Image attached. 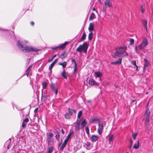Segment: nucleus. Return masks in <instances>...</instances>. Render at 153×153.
Masks as SVG:
<instances>
[{
	"mask_svg": "<svg viewBox=\"0 0 153 153\" xmlns=\"http://www.w3.org/2000/svg\"><path fill=\"white\" fill-rule=\"evenodd\" d=\"M27 42V41L25 40L21 41L18 40L17 41L16 45L19 49L24 53L33 51L37 52L40 51L37 48L26 46L25 44H26Z\"/></svg>",
	"mask_w": 153,
	"mask_h": 153,
	"instance_id": "obj_1",
	"label": "nucleus"
},
{
	"mask_svg": "<svg viewBox=\"0 0 153 153\" xmlns=\"http://www.w3.org/2000/svg\"><path fill=\"white\" fill-rule=\"evenodd\" d=\"M127 50V47L126 45H124L120 47L116 48V51L114 52V57H115L116 56H128L127 53L125 51Z\"/></svg>",
	"mask_w": 153,
	"mask_h": 153,
	"instance_id": "obj_2",
	"label": "nucleus"
},
{
	"mask_svg": "<svg viewBox=\"0 0 153 153\" xmlns=\"http://www.w3.org/2000/svg\"><path fill=\"white\" fill-rule=\"evenodd\" d=\"M148 44L149 42L147 38L145 37L143 38L141 43L138 46H136L135 47V51L136 53L138 54L140 53V51H143Z\"/></svg>",
	"mask_w": 153,
	"mask_h": 153,
	"instance_id": "obj_3",
	"label": "nucleus"
},
{
	"mask_svg": "<svg viewBox=\"0 0 153 153\" xmlns=\"http://www.w3.org/2000/svg\"><path fill=\"white\" fill-rule=\"evenodd\" d=\"M88 47V45L86 42H84L82 45H80L76 49V51L79 53L83 52L85 53H86Z\"/></svg>",
	"mask_w": 153,
	"mask_h": 153,
	"instance_id": "obj_4",
	"label": "nucleus"
},
{
	"mask_svg": "<svg viewBox=\"0 0 153 153\" xmlns=\"http://www.w3.org/2000/svg\"><path fill=\"white\" fill-rule=\"evenodd\" d=\"M68 42H65L63 44H60L58 46H54L52 47L51 48V49L52 50H56L58 48L61 49L62 48H64L65 47V45L68 43Z\"/></svg>",
	"mask_w": 153,
	"mask_h": 153,
	"instance_id": "obj_5",
	"label": "nucleus"
},
{
	"mask_svg": "<svg viewBox=\"0 0 153 153\" xmlns=\"http://www.w3.org/2000/svg\"><path fill=\"white\" fill-rule=\"evenodd\" d=\"M103 129V123L102 122L99 121L98 123V128L97 132L99 135H101Z\"/></svg>",
	"mask_w": 153,
	"mask_h": 153,
	"instance_id": "obj_6",
	"label": "nucleus"
},
{
	"mask_svg": "<svg viewBox=\"0 0 153 153\" xmlns=\"http://www.w3.org/2000/svg\"><path fill=\"white\" fill-rule=\"evenodd\" d=\"M104 4L105 6L111 7L112 6V0H105L104 1Z\"/></svg>",
	"mask_w": 153,
	"mask_h": 153,
	"instance_id": "obj_7",
	"label": "nucleus"
},
{
	"mask_svg": "<svg viewBox=\"0 0 153 153\" xmlns=\"http://www.w3.org/2000/svg\"><path fill=\"white\" fill-rule=\"evenodd\" d=\"M50 87L52 91H54L55 94L57 95L58 90L57 88L55 86V84L51 82L50 85Z\"/></svg>",
	"mask_w": 153,
	"mask_h": 153,
	"instance_id": "obj_8",
	"label": "nucleus"
},
{
	"mask_svg": "<svg viewBox=\"0 0 153 153\" xmlns=\"http://www.w3.org/2000/svg\"><path fill=\"white\" fill-rule=\"evenodd\" d=\"M88 83L91 86H93L94 85L99 86V83L95 82L94 80L92 78H90L89 79Z\"/></svg>",
	"mask_w": 153,
	"mask_h": 153,
	"instance_id": "obj_9",
	"label": "nucleus"
},
{
	"mask_svg": "<svg viewBox=\"0 0 153 153\" xmlns=\"http://www.w3.org/2000/svg\"><path fill=\"white\" fill-rule=\"evenodd\" d=\"M144 64L143 68V71L144 73H145L146 68L150 65V63L149 61L146 59H144Z\"/></svg>",
	"mask_w": 153,
	"mask_h": 153,
	"instance_id": "obj_10",
	"label": "nucleus"
},
{
	"mask_svg": "<svg viewBox=\"0 0 153 153\" xmlns=\"http://www.w3.org/2000/svg\"><path fill=\"white\" fill-rule=\"evenodd\" d=\"M69 140L68 139L66 138L63 143L62 145L61 146L60 148L61 151H63L64 148L66 146L67 143H68Z\"/></svg>",
	"mask_w": 153,
	"mask_h": 153,
	"instance_id": "obj_11",
	"label": "nucleus"
},
{
	"mask_svg": "<svg viewBox=\"0 0 153 153\" xmlns=\"http://www.w3.org/2000/svg\"><path fill=\"white\" fill-rule=\"evenodd\" d=\"M84 146L88 150L91 149L92 146L91 145V143L89 142H86L84 144Z\"/></svg>",
	"mask_w": 153,
	"mask_h": 153,
	"instance_id": "obj_12",
	"label": "nucleus"
},
{
	"mask_svg": "<svg viewBox=\"0 0 153 153\" xmlns=\"http://www.w3.org/2000/svg\"><path fill=\"white\" fill-rule=\"evenodd\" d=\"M11 140L10 138L6 141L4 144V146L5 147H6L7 149H9V146L11 143Z\"/></svg>",
	"mask_w": 153,
	"mask_h": 153,
	"instance_id": "obj_13",
	"label": "nucleus"
},
{
	"mask_svg": "<svg viewBox=\"0 0 153 153\" xmlns=\"http://www.w3.org/2000/svg\"><path fill=\"white\" fill-rule=\"evenodd\" d=\"M143 120L144 121V124L146 126L149 125V117H146L143 119Z\"/></svg>",
	"mask_w": 153,
	"mask_h": 153,
	"instance_id": "obj_14",
	"label": "nucleus"
},
{
	"mask_svg": "<svg viewBox=\"0 0 153 153\" xmlns=\"http://www.w3.org/2000/svg\"><path fill=\"white\" fill-rule=\"evenodd\" d=\"M90 139L92 142H96L98 139V137L97 135H92Z\"/></svg>",
	"mask_w": 153,
	"mask_h": 153,
	"instance_id": "obj_15",
	"label": "nucleus"
},
{
	"mask_svg": "<svg viewBox=\"0 0 153 153\" xmlns=\"http://www.w3.org/2000/svg\"><path fill=\"white\" fill-rule=\"evenodd\" d=\"M122 59L120 58L114 62H111V64H112L118 65L120 64L122 62Z\"/></svg>",
	"mask_w": 153,
	"mask_h": 153,
	"instance_id": "obj_16",
	"label": "nucleus"
},
{
	"mask_svg": "<svg viewBox=\"0 0 153 153\" xmlns=\"http://www.w3.org/2000/svg\"><path fill=\"white\" fill-rule=\"evenodd\" d=\"M46 135L47 140H52V137L53 136V134L51 133H47Z\"/></svg>",
	"mask_w": 153,
	"mask_h": 153,
	"instance_id": "obj_17",
	"label": "nucleus"
},
{
	"mask_svg": "<svg viewBox=\"0 0 153 153\" xmlns=\"http://www.w3.org/2000/svg\"><path fill=\"white\" fill-rule=\"evenodd\" d=\"M61 75L65 79H67L68 74L67 73L65 72L64 69L61 73Z\"/></svg>",
	"mask_w": 153,
	"mask_h": 153,
	"instance_id": "obj_18",
	"label": "nucleus"
},
{
	"mask_svg": "<svg viewBox=\"0 0 153 153\" xmlns=\"http://www.w3.org/2000/svg\"><path fill=\"white\" fill-rule=\"evenodd\" d=\"M68 113L72 116L74 113H75L76 112V111L75 109H72L70 108H68Z\"/></svg>",
	"mask_w": 153,
	"mask_h": 153,
	"instance_id": "obj_19",
	"label": "nucleus"
},
{
	"mask_svg": "<svg viewBox=\"0 0 153 153\" xmlns=\"http://www.w3.org/2000/svg\"><path fill=\"white\" fill-rule=\"evenodd\" d=\"M28 121H29V119L27 118H25V119L23 120V123H22V127H23V128L25 127L26 126V124H27V123Z\"/></svg>",
	"mask_w": 153,
	"mask_h": 153,
	"instance_id": "obj_20",
	"label": "nucleus"
},
{
	"mask_svg": "<svg viewBox=\"0 0 153 153\" xmlns=\"http://www.w3.org/2000/svg\"><path fill=\"white\" fill-rule=\"evenodd\" d=\"M94 76L97 77H99L100 80H101V73L99 71L95 72L94 73Z\"/></svg>",
	"mask_w": 153,
	"mask_h": 153,
	"instance_id": "obj_21",
	"label": "nucleus"
},
{
	"mask_svg": "<svg viewBox=\"0 0 153 153\" xmlns=\"http://www.w3.org/2000/svg\"><path fill=\"white\" fill-rule=\"evenodd\" d=\"M150 114V112L149 111V108H148L147 107L146 108V112L145 114V117H149V115Z\"/></svg>",
	"mask_w": 153,
	"mask_h": 153,
	"instance_id": "obj_22",
	"label": "nucleus"
},
{
	"mask_svg": "<svg viewBox=\"0 0 153 153\" xmlns=\"http://www.w3.org/2000/svg\"><path fill=\"white\" fill-rule=\"evenodd\" d=\"M142 22L143 24V25L144 27L146 29V31H147V21L145 20H142Z\"/></svg>",
	"mask_w": 153,
	"mask_h": 153,
	"instance_id": "obj_23",
	"label": "nucleus"
},
{
	"mask_svg": "<svg viewBox=\"0 0 153 153\" xmlns=\"http://www.w3.org/2000/svg\"><path fill=\"white\" fill-rule=\"evenodd\" d=\"M94 24L93 23H91L90 24L89 26L88 27V30L92 32L94 29Z\"/></svg>",
	"mask_w": 153,
	"mask_h": 153,
	"instance_id": "obj_24",
	"label": "nucleus"
},
{
	"mask_svg": "<svg viewBox=\"0 0 153 153\" xmlns=\"http://www.w3.org/2000/svg\"><path fill=\"white\" fill-rule=\"evenodd\" d=\"M67 56V54L66 53V52H64L60 55L59 57L61 59H63L65 58Z\"/></svg>",
	"mask_w": 153,
	"mask_h": 153,
	"instance_id": "obj_25",
	"label": "nucleus"
},
{
	"mask_svg": "<svg viewBox=\"0 0 153 153\" xmlns=\"http://www.w3.org/2000/svg\"><path fill=\"white\" fill-rule=\"evenodd\" d=\"M139 142L138 141H137V143H135L133 146V148L135 149H137L139 147Z\"/></svg>",
	"mask_w": 153,
	"mask_h": 153,
	"instance_id": "obj_26",
	"label": "nucleus"
},
{
	"mask_svg": "<svg viewBox=\"0 0 153 153\" xmlns=\"http://www.w3.org/2000/svg\"><path fill=\"white\" fill-rule=\"evenodd\" d=\"M95 18V14L93 13H92L90 15L89 17V20H92Z\"/></svg>",
	"mask_w": 153,
	"mask_h": 153,
	"instance_id": "obj_27",
	"label": "nucleus"
},
{
	"mask_svg": "<svg viewBox=\"0 0 153 153\" xmlns=\"http://www.w3.org/2000/svg\"><path fill=\"white\" fill-rule=\"evenodd\" d=\"M58 64L59 65H62V68H64L66 67L67 62H66L64 61L63 63L59 62V63Z\"/></svg>",
	"mask_w": 153,
	"mask_h": 153,
	"instance_id": "obj_28",
	"label": "nucleus"
},
{
	"mask_svg": "<svg viewBox=\"0 0 153 153\" xmlns=\"http://www.w3.org/2000/svg\"><path fill=\"white\" fill-rule=\"evenodd\" d=\"M75 130L76 131H79V123L78 122L76 123V125L75 126Z\"/></svg>",
	"mask_w": 153,
	"mask_h": 153,
	"instance_id": "obj_29",
	"label": "nucleus"
},
{
	"mask_svg": "<svg viewBox=\"0 0 153 153\" xmlns=\"http://www.w3.org/2000/svg\"><path fill=\"white\" fill-rule=\"evenodd\" d=\"M71 116L69 113H66L65 115V118L67 119H70Z\"/></svg>",
	"mask_w": 153,
	"mask_h": 153,
	"instance_id": "obj_30",
	"label": "nucleus"
},
{
	"mask_svg": "<svg viewBox=\"0 0 153 153\" xmlns=\"http://www.w3.org/2000/svg\"><path fill=\"white\" fill-rule=\"evenodd\" d=\"M48 84L46 82H43L42 83V86L43 88L46 89L47 88V86Z\"/></svg>",
	"mask_w": 153,
	"mask_h": 153,
	"instance_id": "obj_31",
	"label": "nucleus"
},
{
	"mask_svg": "<svg viewBox=\"0 0 153 153\" xmlns=\"http://www.w3.org/2000/svg\"><path fill=\"white\" fill-rule=\"evenodd\" d=\"M48 143V145L52 146L53 144V140H47Z\"/></svg>",
	"mask_w": 153,
	"mask_h": 153,
	"instance_id": "obj_32",
	"label": "nucleus"
},
{
	"mask_svg": "<svg viewBox=\"0 0 153 153\" xmlns=\"http://www.w3.org/2000/svg\"><path fill=\"white\" fill-rule=\"evenodd\" d=\"M86 124V121L85 119H84L82 121L81 126H82V128L83 129L84 127V126Z\"/></svg>",
	"mask_w": 153,
	"mask_h": 153,
	"instance_id": "obj_33",
	"label": "nucleus"
},
{
	"mask_svg": "<svg viewBox=\"0 0 153 153\" xmlns=\"http://www.w3.org/2000/svg\"><path fill=\"white\" fill-rule=\"evenodd\" d=\"M93 36V33L92 32H91L89 33L88 36V39L89 40L91 41L92 39V36Z\"/></svg>",
	"mask_w": 153,
	"mask_h": 153,
	"instance_id": "obj_34",
	"label": "nucleus"
},
{
	"mask_svg": "<svg viewBox=\"0 0 153 153\" xmlns=\"http://www.w3.org/2000/svg\"><path fill=\"white\" fill-rule=\"evenodd\" d=\"M74 133V131H70L69 132V134L68 135L66 138L69 139L71 135Z\"/></svg>",
	"mask_w": 153,
	"mask_h": 153,
	"instance_id": "obj_35",
	"label": "nucleus"
},
{
	"mask_svg": "<svg viewBox=\"0 0 153 153\" xmlns=\"http://www.w3.org/2000/svg\"><path fill=\"white\" fill-rule=\"evenodd\" d=\"M86 36V35L85 34V32H84L83 33L82 35V36L81 38V39H80L81 40L83 41V40H84L85 39Z\"/></svg>",
	"mask_w": 153,
	"mask_h": 153,
	"instance_id": "obj_36",
	"label": "nucleus"
},
{
	"mask_svg": "<svg viewBox=\"0 0 153 153\" xmlns=\"http://www.w3.org/2000/svg\"><path fill=\"white\" fill-rule=\"evenodd\" d=\"M53 148L52 146L49 147L47 149L48 153H51L53 151Z\"/></svg>",
	"mask_w": 153,
	"mask_h": 153,
	"instance_id": "obj_37",
	"label": "nucleus"
},
{
	"mask_svg": "<svg viewBox=\"0 0 153 153\" xmlns=\"http://www.w3.org/2000/svg\"><path fill=\"white\" fill-rule=\"evenodd\" d=\"M14 149L15 151V153H18L19 152V148L18 146H16L14 148Z\"/></svg>",
	"mask_w": 153,
	"mask_h": 153,
	"instance_id": "obj_38",
	"label": "nucleus"
},
{
	"mask_svg": "<svg viewBox=\"0 0 153 153\" xmlns=\"http://www.w3.org/2000/svg\"><path fill=\"white\" fill-rule=\"evenodd\" d=\"M113 135H112L111 136H110L109 137L108 140L109 141V143L113 141Z\"/></svg>",
	"mask_w": 153,
	"mask_h": 153,
	"instance_id": "obj_39",
	"label": "nucleus"
},
{
	"mask_svg": "<svg viewBox=\"0 0 153 153\" xmlns=\"http://www.w3.org/2000/svg\"><path fill=\"white\" fill-rule=\"evenodd\" d=\"M56 54H55V55H53L50 59H48V62H51L53 60L54 58L56 57Z\"/></svg>",
	"mask_w": 153,
	"mask_h": 153,
	"instance_id": "obj_40",
	"label": "nucleus"
},
{
	"mask_svg": "<svg viewBox=\"0 0 153 153\" xmlns=\"http://www.w3.org/2000/svg\"><path fill=\"white\" fill-rule=\"evenodd\" d=\"M55 64L53 62L49 65L48 67V69L49 70H51L53 66L55 65Z\"/></svg>",
	"mask_w": 153,
	"mask_h": 153,
	"instance_id": "obj_41",
	"label": "nucleus"
},
{
	"mask_svg": "<svg viewBox=\"0 0 153 153\" xmlns=\"http://www.w3.org/2000/svg\"><path fill=\"white\" fill-rule=\"evenodd\" d=\"M85 130L88 136L89 135V130L88 126L85 128Z\"/></svg>",
	"mask_w": 153,
	"mask_h": 153,
	"instance_id": "obj_42",
	"label": "nucleus"
},
{
	"mask_svg": "<svg viewBox=\"0 0 153 153\" xmlns=\"http://www.w3.org/2000/svg\"><path fill=\"white\" fill-rule=\"evenodd\" d=\"M73 68H74L73 73L74 74L76 72L77 70V65H74L73 66Z\"/></svg>",
	"mask_w": 153,
	"mask_h": 153,
	"instance_id": "obj_43",
	"label": "nucleus"
},
{
	"mask_svg": "<svg viewBox=\"0 0 153 153\" xmlns=\"http://www.w3.org/2000/svg\"><path fill=\"white\" fill-rule=\"evenodd\" d=\"M130 43L129 45H132V44H134V40L133 39H130Z\"/></svg>",
	"mask_w": 153,
	"mask_h": 153,
	"instance_id": "obj_44",
	"label": "nucleus"
},
{
	"mask_svg": "<svg viewBox=\"0 0 153 153\" xmlns=\"http://www.w3.org/2000/svg\"><path fill=\"white\" fill-rule=\"evenodd\" d=\"M145 10V7L144 5H142L141 6V12L143 13L144 12Z\"/></svg>",
	"mask_w": 153,
	"mask_h": 153,
	"instance_id": "obj_45",
	"label": "nucleus"
},
{
	"mask_svg": "<svg viewBox=\"0 0 153 153\" xmlns=\"http://www.w3.org/2000/svg\"><path fill=\"white\" fill-rule=\"evenodd\" d=\"M82 112L81 111H79L78 114L77 115V117L78 118H79L80 117L82 116Z\"/></svg>",
	"mask_w": 153,
	"mask_h": 153,
	"instance_id": "obj_46",
	"label": "nucleus"
},
{
	"mask_svg": "<svg viewBox=\"0 0 153 153\" xmlns=\"http://www.w3.org/2000/svg\"><path fill=\"white\" fill-rule=\"evenodd\" d=\"M137 133H135L134 134H132V137L134 139H135V138H136V136H137Z\"/></svg>",
	"mask_w": 153,
	"mask_h": 153,
	"instance_id": "obj_47",
	"label": "nucleus"
},
{
	"mask_svg": "<svg viewBox=\"0 0 153 153\" xmlns=\"http://www.w3.org/2000/svg\"><path fill=\"white\" fill-rule=\"evenodd\" d=\"M71 62L72 63H74V65H77V63H76V62L74 59H71Z\"/></svg>",
	"mask_w": 153,
	"mask_h": 153,
	"instance_id": "obj_48",
	"label": "nucleus"
},
{
	"mask_svg": "<svg viewBox=\"0 0 153 153\" xmlns=\"http://www.w3.org/2000/svg\"><path fill=\"white\" fill-rule=\"evenodd\" d=\"M55 137L56 139L58 140L59 141L60 140V135L59 134H57L56 135Z\"/></svg>",
	"mask_w": 153,
	"mask_h": 153,
	"instance_id": "obj_49",
	"label": "nucleus"
},
{
	"mask_svg": "<svg viewBox=\"0 0 153 153\" xmlns=\"http://www.w3.org/2000/svg\"><path fill=\"white\" fill-rule=\"evenodd\" d=\"M131 63L132 65H135L136 66V62L135 61H131Z\"/></svg>",
	"mask_w": 153,
	"mask_h": 153,
	"instance_id": "obj_50",
	"label": "nucleus"
},
{
	"mask_svg": "<svg viewBox=\"0 0 153 153\" xmlns=\"http://www.w3.org/2000/svg\"><path fill=\"white\" fill-rule=\"evenodd\" d=\"M32 66L31 65H30L27 68V69L26 71H30V70L31 69V68H32Z\"/></svg>",
	"mask_w": 153,
	"mask_h": 153,
	"instance_id": "obj_51",
	"label": "nucleus"
},
{
	"mask_svg": "<svg viewBox=\"0 0 153 153\" xmlns=\"http://www.w3.org/2000/svg\"><path fill=\"white\" fill-rule=\"evenodd\" d=\"M58 61V59H56L53 62L55 64Z\"/></svg>",
	"mask_w": 153,
	"mask_h": 153,
	"instance_id": "obj_52",
	"label": "nucleus"
},
{
	"mask_svg": "<svg viewBox=\"0 0 153 153\" xmlns=\"http://www.w3.org/2000/svg\"><path fill=\"white\" fill-rule=\"evenodd\" d=\"M130 143H131V145L129 146V148H131V146H132V144H133V141L131 140H130Z\"/></svg>",
	"mask_w": 153,
	"mask_h": 153,
	"instance_id": "obj_53",
	"label": "nucleus"
},
{
	"mask_svg": "<svg viewBox=\"0 0 153 153\" xmlns=\"http://www.w3.org/2000/svg\"><path fill=\"white\" fill-rule=\"evenodd\" d=\"M30 24L31 25L33 26L34 25V23L33 22H30Z\"/></svg>",
	"mask_w": 153,
	"mask_h": 153,
	"instance_id": "obj_54",
	"label": "nucleus"
},
{
	"mask_svg": "<svg viewBox=\"0 0 153 153\" xmlns=\"http://www.w3.org/2000/svg\"><path fill=\"white\" fill-rule=\"evenodd\" d=\"M38 110V108H36L34 110V112L35 113H36V112Z\"/></svg>",
	"mask_w": 153,
	"mask_h": 153,
	"instance_id": "obj_55",
	"label": "nucleus"
},
{
	"mask_svg": "<svg viewBox=\"0 0 153 153\" xmlns=\"http://www.w3.org/2000/svg\"><path fill=\"white\" fill-rule=\"evenodd\" d=\"M61 132H62V133L63 134H64V133H65V132H64V130H63V129H62V130H61Z\"/></svg>",
	"mask_w": 153,
	"mask_h": 153,
	"instance_id": "obj_56",
	"label": "nucleus"
},
{
	"mask_svg": "<svg viewBox=\"0 0 153 153\" xmlns=\"http://www.w3.org/2000/svg\"><path fill=\"white\" fill-rule=\"evenodd\" d=\"M29 72L30 71H26V72L27 73V76H28Z\"/></svg>",
	"mask_w": 153,
	"mask_h": 153,
	"instance_id": "obj_57",
	"label": "nucleus"
},
{
	"mask_svg": "<svg viewBox=\"0 0 153 153\" xmlns=\"http://www.w3.org/2000/svg\"><path fill=\"white\" fill-rule=\"evenodd\" d=\"M136 71H138V66L137 65L136 66Z\"/></svg>",
	"mask_w": 153,
	"mask_h": 153,
	"instance_id": "obj_58",
	"label": "nucleus"
},
{
	"mask_svg": "<svg viewBox=\"0 0 153 153\" xmlns=\"http://www.w3.org/2000/svg\"><path fill=\"white\" fill-rule=\"evenodd\" d=\"M114 86L116 88H117L118 87V86L117 85H116L115 84H114Z\"/></svg>",
	"mask_w": 153,
	"mask_h": 153,
	"instance_id": "obj_59",
	"label": "nucleus"
},
{
	"mask_svg": "<svg viewBox=\"0 0 153 153\" xmlns=\"http://www.w3.org/2000/svg\"><path fill=\"white\" fill-rule=\"evenodd\" d=\"M61 143H59V145H58V146H59L61 145Z\"/></svg>",
	"mask_w": 153,
	"mask_h": 153,
	"instance_id": "obj_60",
	"label": "nucleus"
},
{
	"mask_svg": "<svg viewBox=\"0 0 153 153\" xmlns=\"http://www.w3.org/2000/svg\"><path fill=\"white\" fill-rule=\"evenodd\" d=\"M88 102H90V100H88Z\"/></svg>",
	"mask_w": 153,
	"mask_h": 153,
	"instance_id": "obj_61",
	"label": "nucleus"
},
{
	"mask_svg": "<svg viewBox=\"0 0 153 153\" xmlns=\"http://www.w3.org/2000/svg\"><path fill=\"white\" fill-rule=\"evenodd\" d=\"M93 10H95V9H94V8H93Z\"/></svg>",
	"mask_w": 153,
	"mask_h": 153,
	"instance_id": "obj_62",
	"label": "nucleus"
},
{
	"mask_svg": "<svg viewBox=\"0 0 153 153\" xmlns=\"http://www.w3.org/2000/svg\"><path fill=\"white\" fill-rule=\"evenodd\" d=\"M148 92H147V93H146V94H148Z\"/></svg>",
	"mask_w": 153,
	"mask_h": 153,
	"instance_id": "obj_63",
	"label": "nucleus"
},
{
	"mask_svg": "<svg viewBox=\"0 0 153 153\" xmlns=\"http://www.w3.org/2000/svg\"><path fill=\"white\" fill-rule=\"evenodd\" d=\"M93 120H95V119H93Z\"/></svg>",
	"mask_w": 153,
	"mask_h": 153,
	"instance_id": "obj_64",
	"label": "nucleus"
}]
</instances>
